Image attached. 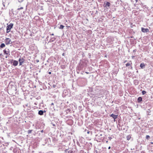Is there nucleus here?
Returning <instances> with one entry per match:
<instances>
[{"label":"nucleus","instance_id":"f257e3e1","mask_svg":"<svg viewBox=\"0 0 153 153\" xmlns=\"http://www.w3.org/2000/svg\"><path fill=\"white\" fill-rule=\"evenodd\" d=\"M13 24L11 23H10L9 25L7 26V31L6 32L7 33H9L11 30V29L12 28L13 26Z\"/></svg>","mask_w":153,"mask_h":153},{"label":"nucleus","instance_id":"f03ea898","mask_svg":"<svg viewBox=\"0 0 153 153\" xmlns=\"http://www.w3.org/2000/svg\"><path fill=\"white\" fill-rule=\"evenodd\" d=\"M10 62L12 65L14 66H17L18 65L19 63L18 61L15 60H13V59L11 60Z\"/></svg>","mask_w":153,"mask_h":153},{"label":"nucleus","instance_id":"7ed1b4c3","mask_svg":"<svg viewBox=\"0 0 153 153\" xmlns=\"http://www.w3.org/2000/svg\"><path fill=\"white\" fill-rule=\"evenodd\" d=\"M49 36H48L46 37V39L47 41H48L49 42H53L55 40V39H56L55 37H51V38L50 39H49V40L48 41V38H49Z\"/></svg>","mask_w":153,"mask_h":153},{"label":"nucleus","instance_id":"20e7f679","mask_svg":"<svg viewBox=\"0 0 153 153\" xmlns=\"http://www.w3.org/2000/svg\"><path fill=\"white\" fill-rule=\"evenodd\" d=\"M5 42L7 45L11 44V39L9 38H6L5 40Z\"/></svg>","mask_w":153,"mask_h":153},{"label":"nucleus","instance_id":"39448f33","mask_svg":"<svg viewBox=\"0 0 153 153\" xmlns=\"http://www.w3.org/2000/svg\"><path fill=\"white\" fill-rule=\"evenodd\" d=\"M110 5V3L109 2H107L106 3L105 2L104 6V7L108 9L109 8V6Z\"/></svg>","mask_w":153,"mask_h":153},{"label":"nucleus","instance_id":"423d86ee","mask_svg":"<svg viewBox=\"0 0 153 153\" xmlns=\"http://www.w3.org/2000/svg\"><path fill=\"white\" fill-rule=\"evenodd\" d=\"M19 65H21L24 63L25 61V59L23 58H20L19 60Z\"/></svg>","mask_w":153,"mask_h":153},{"label":"nucleus","instance_id":"0eeeda50","mask_svg":"<svg viewBox=\"0 0 153 153\" xmlns=\"http://www.w3.org/2000/svg\"><path fill=\"white\" fill-rule=\"evenodd\" d=\"M3 52L4 54H6V55H8V54L9 55L10 54H9L10 51H9V49H5V50H4Z\"/></svg>","mask_w":153,"mask_h":153},{"label":"nucleus","instance_id":"6e6552de","mask_svg":"<svg viewBox=\"0 0 153 153\" xmlns=\"http://www.w3.org/2000/svg\"><path fill=\"white\" fill-rule=\"evenodd\" d=\"M141 31L143 33H147L149 32V30L147 28H144L143 27H142Z\"/></svg>","mask_w":153,"mask_h":153},{"label":"nucleus","instance_id":"1a4fd4ad","mask_svg":"<svg viewBox=\"0 0 153 153\" xmlns=\"http://www.w3.org/2000/svg\"><path fill=\"white\" fill-rule=\"evenodd\" d=\"M117 115H114L113 114L110 115V117H112L114 118V121H115V120L117 118Z\"/></svg>","mask_w":153,"mask_h":153},{"label":"nucleus","instance_id":"9d476101","mask_svg":"<svg viewBox=\"0 0 153 153\" xmlns=\"http://www.w3.org/2000/svg\"><path fill=\"white\" fill-rule=\"evenodd\" d=\"M132 64V63H131V61H130L129 62H128L126 64V67H128V66H131V69H132V67L131 66V65Z\"/></svg>","mask_w":153,"mask_h":153},{"label":"nucleus","instance_id":"9b49d317","mask_svg":"<svg viewBox=\"0 0 153 153\" xmlns=\"http://www.w3.org/2000/svg\"><path fill=\"white\" fill-rule=\"evenodd\" d=\"M145 65L144 63H142L140 64V67L142 69H143L145 68Z\"/></svg>","mask_w":153,"mask_h":153},{"label":"nucleus","instance_id":"f8f14e48","mask_svg":"<svg viewBox=\"0 0 153 153\" xmlns=\"http://www.w3.org/2000/svg\"><path fill=\"white\" fill-rule=\"evenodd\" d=\"M65 152L66 153H73V151L71 150L67 149L65 150Z\"/></svg>","mask_w":153,"mask_h":153},{"label":"nucleus","instance_id":"ddd939ff","mask_svg":"<svg viewBox=\"0 0 153 153\" xmlns=\"http://www.w3.org/2000/svg\"><path fill=\"white\" fill-rule=\"evenodd\" d=\"M43 113H44V111H43L41 110L39 111L38 112L39 114L40 115H43Z\"/></svg>","mask_w":153,"mask_h":153},{"label":"nucleus","instance_id":"4468645a","mask_svg":"<svg viewBox=\"0 0 153 153\" xmlns=\"http://www.w3.org/2000/svg\"><path fill=\"white\" fill-rule=\"evenodd\" d=\"M142 100V99L141 97H139L138 98L137 101L139 102H140Z\"/></svg>","mask_w":153,"mask_h":153},{"label":"nucleus","instance_id":"2eb2a0df","mask_svg":"<svg viewBox=\"0 0 153 153\" xmlns=\"http://www.w3.org/2000/svg\"><path fill=\"white\" fill-rule=\"evenodd\" d=\"M64 27V26L62 25H60L59 28L61 29H63Z\"/></svg>","mask_w":153,"mask_h":153},{"label":"nucleus","instance_id":"dca6fc26","mask_svg":"<svg viewBox=\"0 0 153 153\" xmlns=\"http://www.w3.org/2000/svg\"><path fill=\"white\" fill-rule=\"evenodd\" d=\"M146 93V91H142V94L143 95H144Z\"/></svg>","mask_w":153,"mask_h":153},{"label":"nucleus","instance_id":"f3484780","mask_svg":"<svg viewBox=\"0 0 153 153\" xmlns=\"http://www.w3.org/2000/svg\"><path fill=\"white\" fill-rule=\"evenodd\" d=\"M150 138V136L148 135H147L146 136V138L147 139V140H149Z\"/></svg>","mask_w":153,"mask_h":153},{"label":"nucleus","instance_id":"a211bd4d","mask_svg":"<svg viewBox=\"0 0 153 153\" xmlns=\"http://www.w3.org/2000/svg\"><path fill=\"white\" fill-rule=\"evenodd\" d=\"M131 137L129 136H127V140H130Z\"/></svg>","mask_w":153,"mask_h":153},{"label":"nucleus","instance_id":"6ab92c4d","mask_svg":"<svg viewBox=\"0 0 153 153\" xmlns=\"http://www.w3.org/2000/svg\"><path fill=\"white\" fill-rule=\"evenodd\" d=\"M32 130H29L28 131V134L31 133L32 132Z\"/></svg>","mask_w":153,"mask_h":153},{"label":"nucleus","instance_id":"aec40b11","mask_svg":"<svg viewBox=\"0 0 153 153\" xmlns=\"http://www.w3.org/2000/svg\"><path fill=\"white\" fill-rule=\"evenodd\" d=\"M23 9V7H21L19 8H18V10H21V9Z\"/></svg>","mask_w":153,"mask_h":153},{"label":"nucleus","instance_id":"412c9836","mask_svg":"<svg viewBox=\"0 0 153 153\" xmlns=\"http://www.w3.org/2000/svg\"><path fill=\"white\" fill-rule=\"evenodd\" d=\"M108 138H109V140H111V139H112V138L111 137H109Z\"/></svg>","mask_w":153,"mask_h":153},{"label":"nucleus","instance_id":"4be33fe9","mask_svg":"<svg viewBox=\"0 0 153 153\" xmlns=\"http://www.w3.org/2000/svg\"><path fill=\"white\" fill-rule=\"evenodd\" d=\"M50 35L53 36L54 35V34L52 33V34H51Z\"/></svg>","mask_w":153,"mask_h":153},{"label":"nucleus","instance_id":"5701e85b","mask_svg":"<svg viewBox=\"0 0 153 153\" xmlns=\"http://www.w3.org/2000/svg\"><path fill=\"white\" fill-rule=\"evenodd\" d=\"M48 73L49 74H51V72H48Z\"/></svg>","mask_w":153,"mask_h":153},{"label":"nucleus","instance_id":"b1692460","mask_svg":"<svg viewBox=\"0 0 153 153\" xmlns=\"http://www.w3.org/2000/svg\"><path fill=\"white\" fill-rule=\"evenodd\" d=\"M111 148V147L110 146H109L108 148V149H110Z\"/></svg>","mask_w":153,"mask_h":153},{"label":"nucleus","instance_id":"393cba45","mask_svg":"<svg viewBox=\"0 0 153 153\" xmlns=\"http://www.w3.org/2000/svg\"><path fill=\"white\" fill-rule=\"evenodd\" d=\"M36 62H39V60H36Z\"/></svg>","mask_w":153,"mask_h":153},{"label":"nucleus","instance_id":"a878e982","mask_svg":"<svg viewBox=\"0 0 153 153\" xmlns=\"http://www.w3.org/2000/svg\"><path fill=\"white\" fill-rule=\"evenodd\" d=\"M43 132V130H42L41 131V132L42 133Z\"/></svg>","mask_w":153,"mask_h":153},{"label":"nucleus","instance_id":"bb28decb","mask_svg":"<svg viewBox=\"0 0 153 153\" xmlns=\"http://www.w3.org/2000/svg\"><path fill=\"white\" fill-rule=\"evenodd\" d=\"M89 131H88L87 132V133H88V134H89Z\"/></svg>","mask_w":153,"mask_h":153},{"label":"nucleus","instance_id":"cd10ccee","mask_svg":"<svg viewBox=\"0 0 153 153\" xmlns=\"http://www.w3.org/2000/svg\"><path fill=\"white\" fill-rule=\"evenodd\" d=\"M138 0H135V1H136V2H137L138 1Z\"/></svg>","mask_w":153,"mask_h":153},{"label":"nucleus","instance_id":"c85d7f7f","mask_svg":"<svg viewBox=\"0 0 153 153\" xmlns=\"http://www.w3.org/2000/svg\"><path fill=\"white\" fill-rule=\"evenodd\" d=\"M85 73H86V74H88V72H85Z\"/></svg>","mask_w":153,"mask_h":153},{"label":"nucleus","instance_id":"c756f323","mask_svg":"<svg viewBox=\"0 0 153 153\" xmlns=\"http://www.w3.org/2000/svg\"><path fill=\"white\" fill-rule=\"evenodd\" d=\"M62 55H63V56H64V53H63L62 54Z\"/></svg>","mask_w":153,"mask_h":153},{"label":"nucleus","instance_id":"7c9ffc66","mask_svg":"<svg viewBox=\"0 0 153 153\" xmlns=\"http://www.w3.org/2000/svg\"><path fill=\"white\" fill-rule=\"evenodd\" d=\"M43 111H44V112H46L45 111V110H44Z\"/></svg>","mask_w":153,"mask_h":153},{"label":"nucleus","instance_id":"2f4dec72","mask_svg":"<svg viewBox=\"0 0 153 153\" xmlns=\"http://www.w3.org/2000/svg\"><path fill=\"white\" fill-rule=\"evenodd\" d=\"M6 58H7V56H6Z\"/></svg>","mask_w":153,"mask_h":153},{"label":"nucleus","instance_id":"473e14b6","mask_svg":"<svg viewBox=\"0 0 153 153\" xmlns=\"http://www.w3.org/2000/svg\"><path fill=\"white\" fill-rule=\"evenodd\" d=\"M52 104V105H53V103H52V104Z\"/></svg>","mask_w":153,"mask_h":153}]
</instances>
